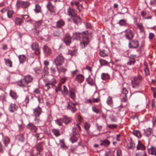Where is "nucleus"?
<instances>
[{
  "mask_svg": "<svg viewBox=\"0 0 156 156\" xmlns=\"http://www.w3.org/2000/svg\"><path fill=\"white\" fill-rule=\"evenodd\" d=\"M106 156H113V154L110 151H108L105 153Z\"/></svg>",
  "mask_w": 156,
  "mask_h": 156,
  "instance_id": "e2e57ef3",
  "label": "nucleus"
},
{
  "mask_svg": "<svg viewBox=\"0 0 156 156\" xmlns=\"http://www.w3.org/2000/svg\"><path fill=\"white\" fill-rule=\"evenodd\" d=\"M27 127L32 131L37 133V135L36 137L37 138H40V139H41L43 137V134L41 133H39L38 129L34 125L31 123H29L27 125Z\"/></svg>",
  "mask_w": 156,
  "mask_h": 156,
  "instance_id": "f03ea898",
  "label": "nucleus"
},
{
  "mask_svg": "<svg viewBox=\"0 0 156 156\" xmlns=\"http://www.w3.org/2000/svg\"><path fill=\"white\" fill-rule=\"evenodd\" d=\"M144 135L147 136H149L151 133V129L150 128L144 129Z\"/></svg>",
  "mask_w": 156,
  "mask_h": 156,
  "instance_id": "4be33fe9",
  "label": "nucleus"
},
{
  "mask_svg": "<svg viewBox=\"0 0 156 156\" xmlns=\"http://www.w3.org/2000/svg\"><path fill=\"white\" fill-rule=\"evenodd\" d=\"M53 133L56 136H57L60 135V133L58 130L56 129H53L52 130Z\"/></svg>",
  "mask_w": 156,
  "mask_h": 156,
  "instance_id": "a19ab883",
  "label": "nucleus"
},
{
  "mask_svg": "<svg viewBox=\"0 0 156 156\" xmlns=\"http://www.w3.org/2000/svg\"><path fill=\"white\" fill-rule=\"evenodd\" d=\"M141 14L142 16H143V17L145 19H149L151 18V16H149L147 17H145V16L146 15V13L144 11H142L141 12Z\"/></svg>",
  "mask_w": 156,
  "mask_h": 156,
  "instance_id": "6e6d98bb",
  "label": "nucleus"
},
{
  "mask_svg": "<svg viewBox=\"0 0 156 156\" xmlns=\"http://www.w3.org/2000/svg\"><path fill=\"white\" fill-rule=\"evenodd\" d=\"M108 49L107 48H105V49L101 50L99 52L100 55L102 57L107 56L108 54Z\"/></svg>",
  "mask_w": 156,
  "mask_h": 156,
  "instance_id": "2eb2a0df",
  "label": "nucleus"
},
{
  "mask_svg": "<svg viewBox=\"0 0 156 156\" xmlns=\"http://www.w3.org/2000/svg\"><path fill=\"white\" fill-rule=\"evenodd\" d=\"M65 23L63 21L60 20L56 22V26L57 27H60L64 25Z\"/></svg>",
  "mask_w": 156,
  "mask_h": 156,
  "instance_id": "c756f323",
  "label": "nucleus"
},
{
  "mask_svg": "<svg viewBox=\"0 0 156 156\" xmlns=\"http://www.w3.org/2000/svg\"><path fill=\"white\" fill-rule=\"evenodd\" d=\"M3 142L5 145L7 146L10 142V139L7 136H5L3 138Z\"/></svg>",
  "mask_w": 156,
  "mask_h": 156,
  "instance_id": "7c9ffc66",
  "label": "nucleus"
},
{
  "mask_svg": "<svg viewBox=\"0 0 156 156\" xmlns=\"http://www.w3.org/2000/svg\"><path fill=\"white\" fill-rule=\"evenodd\" d=\"M63 41L67 45H69L71 42V38L69 35H67L63 39Z\"/></svg>",
  "mask_w": 156,
  "mask_h": 156,
  "instance_id": "ddd939ff",
  "label": "nucleus"
},
{
  "mask_svg": "<svg viewBox=\"0 0 156 156\" xmlns=\"http://www.w3.org/2000/svg\"><path fill=\"white\" fill-rule=\"evenodd\" d=\"M62 92L64 95L67 94L68 93L67 88L65 86H63V90L62 91Z\"/></svg>",
  "mask_w": 156,
  "mask_h": 156,
  "instance_id": "58836bf2",
  "label": "nucleus"
},
{
  "mask_svg": "<svg viewBox=\"0 0 156 156\" xmlns=\"http://www.w3.org/2000/svg\"><path fill=\"white\" fill-rule=\"evenodd\" d=\"M23 19L20 18L18 17L16 18L15 23L16 25H20L23 22Z\"/></svg>",
  "mask_w": 156,
  "mask_h": 156,
  "instance_id": "cd10ccee",
  "label": "nucleus"
},
{
  "mask_svg": "<svg viewBox=\"0 0 156 156\" xmlns=\"http://www.w3.org/2000/svg\"><path fill=\"white\" fill-rule=\"evenodd\" d=\"M141 79L140 76H135L131 80V83L133 88H136L138 87L140 83V81Z\"/></svg>",
  "mask_w": 156,
  "mask_h": 156,
  "instance_id": "7ed1b4c3",
  "label": "nucleus"
},
{
  "mask_svg": "<svg viewBox=\"0 0 156 156\" xmlns=\"http://www.w3.org/2000/svg\"><path fill=\"white\" fill-rule=\"evenodd\" d=\"M145 74L146 75H148L149 74V71L147 67L146 66H145V68L144 69Z\"/></svg>",
  "mask_w": 156,
  "mask_h": 156,
  "instance_id": "4d7b16f0",
  "label": "nucleus"
},
{
  "mask_svg": "<svg viewBox=\"0 0 156 156\" xmlns=\"http://www.w3.org/2000/svg\"><path fill=\"white\" fill-rule=\"evenodd\" d=\"M76 104L77 103L76 102L70 101L68 103L67 108L68 109L71 110L72 112H75L76 110L75 107V106Z\"/></svg>",
  "mask_w": 156,
  "mask_h": 156,
  "instance_id": "423d86ee",
  "label": "nucleus"
},
{
  "mask_svg": "<svg viewBox=\"0 0 156 156\" xmlns=\"http://www.w3.org/2000/svg\"><path fill=\"white\" fill-rule=\"evenodd\" d=\"M148 152L149 154L156 156V149L155 148L151 147L150 148H148Z\"/></svg>",
  "mask_w": 156,
  "mask_h": 156,
  "instance_id": "6ab92c4d",
  "label": "nucleus"
},
{
  "mask_svg": "<svg viewBox=\"0 0 156 156\" xmlns=\"http://www.w3.org/2000/svg\"><path fill=\"white\" fill-rule=\"evenodd\" d=\"M77 139V138L76 136H75L74 135H73L70 139V140L72 143H73L76 142Z\"/></svg>",
  "mask_w": 156,
  "mask_h": 156,
  "instance_id": "c03bdc74",
  "label": "nucleus"
},
{
  "mask_svg": "<svg viewBox=\"0 0 156 156\" xmlns=\"http://www.w3.org/2000/svg\"><path fill=\"white\" fill-rule=\"evenodd\" d=\"M81 34L79 33H76L73 34V40L76 39H78L81 35Z\"/></svg>",
  "mask_w": 156,
  "mask_h": 156,
  "instance_id": "4c0bfd02",
  "label": "nucleus"
},
{
  "mask_svg": "<svg viewBox=\"0 0 156 156\" xmlns=\"http://www.w3.org/2000/svg\"><path fill=\"white\" fill-rule=\"evenodd\" d=\"M44 81L45 83V86L47 87V90L49 89L50 88L49 86V85H52V87H53L54 85V83H56V80L54 78L52 79L50 81L48 82H46L45 80Z\"/></svg>",
  "mask_w": 156,
  "mask_h": 156,
  "instance_id": "1a4fd4ad",
  "label": "nucleus"
},
{
  "mask_svg": "<svg viewBox=\"0 0 156 156\" xmlns=\"http://www.w3.org/2000/svg\"><path fill=\"white\" fill-rule=\"evenodd\" d=\"M41 112V109L38 107L37 108L34 110V114L36 117L39 116Z\"/></svg>",
  "mask_w": 156,
  "mask_h": 156,
  "instance_id": "dca6fc26",
  "label": "nucleus"
},
{
  "mask_svg": "<svg viewBox=\"0 0 156 156\" xmlns=\"http://www.w3.org/2000/svg\"><path fill=\"white\" fill-rule=\"evenodd\" d=\"M87 81L88 84H89L91 85H93L95 84V82L94 79H92L89 77L87 79Z\"/></svg>",
  "mask_w": 156,
  "mask_h": 156,
  "instance_id": "bb28decb",
  "label": "nucleus"
},
{
  "mask_svg": "<svg viewBox=\"0 0 156 156\" xmlns=\"http://www.w3.org/2000/svg\"><path fill=\"white\" fill-rule=\"evenodd\" d=\"M100 61L101 65H106L107 64V62L106 61L103 59L100 60Z\"/></svg>",
  "mask_w": 156,
  "mask_h": 156,
  "instance_id": "680f3d73",
  "label": "nucleus"
},
{
  "mask_svg": "<svg viewBox=\"0 0 156 156\" xmlns=\"http://www.w3.org/2000/svg\"><path fill=\"white\" fill-rule=\"evenodd\" d=\"M18 107L15 104H12L9 107V110L11 112H14L17 110Z\"/></svg>",
  "mask_w": 156,
  "mask_h": 156,
  "instance_id": "f3484780",
  "label": "nucleus"
},
{
  "mask_svg": "<svg viewBox=\"0 0 156 156\" xmlns=\"http://www.w3.org/2000/svg\"><path fill=\"white\" fill-rule=\"evenodd\" d=\"M67 12L69 15L72 17L74 23L77 24L80 21V18L77 15L73 9L69 8L67 9Z\"/></svg>",
  "mask_w": 156,
  "mask_h": 156,
  "instance_id": "f257e3e1",
  "label": "nucleus"
},
{
  "mask_svg": "<svg viewBox=\"0 0 156 156\" xmlns=\"http://www.w3.org/2000/svg\"><path fill=\"white\" fill-rule=\"evenodd\" d=\"M133 133L134 135L138 138H140L141 137V134L139 130L134 131Z\"/></svg>",
  "mask_w": 156,
  "mask_h": 156,
  "instance_id": "c9c22d12",
  "label": "nucleus"
},
{
  "mask_svg": "<svg viewBox=\"0 0 156 156\" xmlns=\"http://www.w3.org/2000/svg\"><path fill=\"white\" fill-rule=\"evenodd\" d=\"M137 26L141 32L144 31V29L141 23H137Z\"/></svg>",
  "mask_w": 156,
  "mask_h": 156,
  "instance_id": "37998d69",
  "label": "nucleus"
},
{
  "mask_svg": "<svg viewBox=\"0 0 156 156\" xmlns=\"http://www.w3.org/2000/svg\"><path fill=\"white\" fill-rule=\"evenodd\" d=\"M76 91L73 89L69 91V95L71 98L73 99H75L76 98Z\"/></svg>",
  "mask_w": 156,
  "mask_h": 156,
  "instance_id": "a211bd4d",
  "label": "nucleus"
},
{
  "mask_svg": "<svg viewBox=\"0 0 156 156\" xmlns=\"http://www.w3.org/2000/svg\"><path fill=\"white\" fill-rule=\"evenodd\" d=\"M92 110L94 112H96L97 113H98L99 112L100 110L98 109L95 107H93Z\"/></svg>",
  "mask_w": 156,
  "mask_h": 156,
  "instance_id": "bf43d9fd",
  "label": "nucleus"
},
{
  "mask_svg": "<svg viewBox=\"0 0 156 156\" xmlns=\"http://www.w3.org/2000/svg\"><path fill=\"white\" fill-rule=\"evenodd\" d=\"M119 24L121 26H125L126 24V22L125 20H122L119 21Z\"/></svg>",
  "mask_w": 156,
  "mask_h": 156,
  "instance_id": "de8ad7c7",
  "label": "nucleus"
},
{
  "mask_svg": "<svg viewBox=\"0 0 156 156\" xmlns=\"http://www.w3.org/2000/svg\"><path fill=\"white\" fill-rule=\"evenodd\" d=\"M29 5L30 3L29 2L26 1H19L16 3V5L18 7H22L24 8L27 7Z\"/></svg>",
  "mask_w": 156,
  "mask_h": 156,
  "instance_id": "0eeeda50",
  "label": "nucleus"
},
{
  "mask_svg": "<svg viewBox=\"0 0 156 156\" xmlns=\"http://www.w3.org/2000/svg\"><path fill=\"white\" fill-rule=\"evenodd\" d=\"M41 8L40 6L38 5H36L35 6V11L36 12H39L41 11Z\"/></svg>",
  "mask_w": 156,
  "mask_h": 156,
  "instance_id": "3c124183",
  "label": "nucleus"
},
{
  "mask_svg": "<svg viewBox=\"0 0 156 156\" xmlns=\"http://www.w3.org/2000/svg\"><path fill=\"white\" fill-rule=\"evenodd\" d=\"M14 12L12 10H9L7 12V16L9 18H11Z\"/></svg>",
  "mask_w": 156,
  "mask_h": 156,
  "instance_id": "49530a36",
  "label": "nucleus"
},
{
  "mask_svg": "<svg viewBox=\"0 0 156 156\" xmlns=\"http://www.w3.org/2000/svg\"><path fill=\"white\" fill-rule=\"evenodd\" d=\"M84 77L82 74H78L75 77V80L78 83H81L83 82Z\"/></svg>",
  "mask_w": 156,
  "mask_h": 156,
  "instance_id": "4468645a",
  "label": "nucleus"
},
{
  "mask_svg": "<svg viewBox=\"0 0 156 156\" xmlns=\"http://www.w3.org/2000/svg\"><path fill=\"white\" fill-rule=\"evenodd\" d=\"M31 47L33 50L36 51L35 53L37 54L40 53L38 48V45L37 43L33 44L31 45Z\"/></svg>",
  "mask_w": 156,
  "mask_h": 156,
  "instance_id": "f8f14e48",
  "label": "nucleus"
},
{
  "mask_svg": "<svg viewBox=\"0 0 156 156\" xmlns=\"http://www.w3.org/2000/svg\"><path fill=\"white\" fill-rule=\"evenodd\" d=\"M60 142L61 146L62 147H66L63 141L60 140Z\"/></svg>",
  "mask_w": 156,
  "mask_h": 156,
  "instance_id": "774afa93",
  "label": "nucleus"
},
{
  "mask_svg": "<svg viewBox=\"0 0 156 156\" xmlns=\"http://www.w3.org/2000/svg\"><path fill=\"white\" fill-rule=\"evenodd\" d=\"M107 102L108 105L111 106H112L113 103L112 98L110 97H108L107 99Z\"/></svg>",
  "mask_w": 156,
  "mask_h": 156,
  "instance_id": "e433bc0d",
  "label": "nucleus"
},
{
  "mask_svg": "<svg viewBox=\"0 0 156 156\" xmlns=\"http://www.w3.org/2000/svg\"><path fill=\"white\" fill-rule=\"evenodd\" d=\"M128 91L126 88H123L122 91L121 95L123 97L122 101H125L126 100V94L128 93Z\"/></svg>",
  "mask_w": 156,
  "mask_h": 156,
  "instance_id": "9b49d317",
  "label": "nucleus"
},
{
  "mask_svg": "<svg viewBox=\"0 0 156 156\" xmlns=\"http://www.w3.org/2000/svg\"><path fill=\"white\" fill-rule=\"evenodd\" d=\"M59 73H65L66 71V68L63 67H61L60 68H59L58 67H56Z\"/></svg>",
  "mask_w": 156,
  "mask_h": 156,
  "instance_id": "473e14b6",
  "label": "nucleus"
},
{
  "mask_svg": "<svg viewBox=\"0 0 156 156\" xmlns=\"http://www.w3.org/2000/svg\"><path fill=\"white\" fill-rule=\"evenodd\" d=\"M122 154L121 151L120 149H118L117 151V156H121Z\"/></svg>",
  "mask_w": 156,
  "mask_h": 156,
  "instance_id": "0e129e2a",
  "label": "nucleus"
},
{
  "mask_svg": "<svg viewBox=\"0 0 156 156\" xmlns=\"http://www.w3.org/2000/svg\"><path fill=\"white\" fill-rule=\"evenodd\" d=\"M136 156H146V154L145 152H140L136 154Z\"/></svg>",
  "mask_w": 156,
  "mask_h": 156,
  "instance_id": "79ce46f5",
  "label": "nucleus"
},
{
  "mask_svg": "<svg viewBox=\"0 0 156 156\" xmlns=\"http://www.w3.org/2000/svg\"><path fill=\"white\" fill-rule=\"evenodd\" d=\"M19 58L20 63H23L26 60V58L24 55H20L19 56Z\"/></svg>",
  "mask_w": 156,
  "mask_h": 156,
  "instance_id": "393cba45",
  "label": "nucleus"
},
{
  "mask_svg": "<svg viewBox=\"0 0 156 156\" xmlns=\"http://www.w3.org/2000/svg\"><path fill=\"white\" fill-rule=\"evenodd\" d=\"M9 94L11 97L13 99H16L18 97V96L16 93L12 90L10 91Z\"/></svg>",
  "mask_w": 156,
  "mask_h": 156,
  "instance_id": "a878e982",
  "label": "nucleus"
},
{
  "mask_svg": "<svg viewBox=\"0 0 156 156\" xmlns=\"http://www.w3.org/2000/svg\"><path fill=\"white\" fill-rule=\"evenodd\" d=\"M101 78L103 80H106L109 79V75L107 73H103L101 75Z\"/></svg>",
  "mask_w": 156,
  "mask_h": 156,
  "instance_id": "c85d7f7f",
  "label": "nucleus"
},
{
  "mask_svg": "<svg viewBox=\"0 0 156 156\" xmlns=\"http://www.w3.org/2000/svg\"><path fill=\"white\" fill-rule=\"evenodd\" d=\"M135 147V144L133 142H131L129 147V149H133Z\"/></svg>",
  "mask_w": 156,
  "mask_h": 156,
  "instance_id": "864d4df0",
  "label": "nucleus"
},
{
  "mask_svg": "<svg viewBox=\"0 0 156 156\" xmlns=\"http://www.w3.org/2000/svg\"><path fill=\"white\" fill-rule=\"evenodd\" d=\"M33 79V78L29 75L25 76L24 78L25 82L27 84H28L31 82L32 81Z\"/></svg>",
  "mask_w": 156,
  "mask_h": 156,
  "instance_id": "aec40b11",
  "label": "nucleus"
},
{
  "mask_svg": "<svg viewBox=\"0 0 156 156\" xmlns=\"http://www.w3.org/2000/svg\"><path fill=\"white\" fill-rule=\"evenodd\" d=\"M138 145L136 146V148L137 150H144L145 148V147L140 143V141L138 140Z\"/></svg>",
  "mask_w": 156,
  "mask_h": 156,
  "instance_id": "b1692460",
  "label": "nucleus"
},
{
  "mask_svg": "<svg viewBox=\"0 0 156 156\" xmlns=\"http://www.w3.org/2000/svg\"><path fill=\"white\" fill-rule=\"evenodd\" d=\"M6 64L9 67L12 66V62L9 59H4Z\"/></svg>",
  "mask_w": 156,
  "mask_h": 156,
  "instance_id": "72a5a7b5",
  "label": "nucleus"
},
{
  "mask_svg": "<svg viewBox=\"0 0 156 156\" xmlns=\"http://www.w3.org/2000/svg\"><path fill=\"white\" fill-rule=\"evenodd\" d=\"M55 122L59 126H61L62 125V120L61 119L56 120Z\"/></svg>",
  "mask_w": 156,
  "mask_h": 156,
  "instance_id": "13d9d810",
  "label": "nucleus"
},
{
  "mask_svg": "<svg viewBox=\"0 0 156 156\" xmlns=\"http://www.w3.org/2000/svg\"><path fill=\"white\" fill-rule=\"evenodd\" d=\"M110 144V142L107 140H105L103 141L101 143V146H104L106 147L108 146Z\"/></svg>",
  "mask_w": 156,
  "mask_h": 156,
  "instance_id": "f704fd0d",
  "label": "nucleus"
},
{
  "mask_svg": "<svg viewBox=\"0 0 156 156\" xmlns=\"http://www.w3.org/2000/svg\"><path fill=\"white\" fill-rule=\"evenodd\" d=\"M42 146L41 144H38L37 145V150H41L42 149Z\"/></svg>",
  "mask_w": 156,
  "mask_h": 156,
  "instance_id": "052dcab7",
  "label": "nucleus"
},
{
  "mask_svg": "<svg viewBox=\"0 0 156 156\" xmlns=\"http://www.w3.org/2000/svg\"><path fill=\"white\" fill-rule=\"evenodd\" d=\"M35 123L37 125H39L40 126H41V121L39 120L38 119H37L36 118L35 119Z\"/></svg>",
  "mask_w": 156,
  "mask_h": 156,
  "instance_id": "603ef678",
  "label": "nucleus"
},
{
  "mask_svg": "<svg viewBox=\"0 0 156 156\" xmlns=\"http://www.w3.org/2000/svg\"><path fill=\"white\" fill-rule=\"evenodd\" d=\"M89 40L86 36H83L80 39V47L81 48H84L89 44Z\"/></svg>",
  "mask_w": 156,
  "mask_h": 156,
  "instance_id": "20e7f679",
  "label": "nucleus"
},
{
  "mask_svg": "<svg viewBox=\"0 0 156 156\" xmlns=\"http://www.w3.org/2000/svg\"><path fill=\"white\" fill-rule=\"evenodd\" d=\"M90 127V125L87 122H85L84 124V127L86 130H88Z\"/></svg>",
  "mask_w": 156,
  "mask_h": 156,
  "instance_id": "09e8293b",
  "label": "nucleus"
},
{
  "mask_svg": "<svg viewBox=\"0 0 156 156\" xmlns=\"http://www.w3.org/2000/svg\"><path fill=\"white\" fill-rule=\"evenodd\" d=\"M135 61L134 60H131L127 63V64L129 65H131L134 64Z\"/></svg>",
  "mask_w": 156,
  "mask_h": 156,
  "instance_id": "69168bd1",
  "label": "nucleus"
},
{
  "mask_svg": "<svg viewBox=\"0 0 156 156\" xmlns=\"http://www.w3.org/2000/svg\"><path fill=\"white\" fill-rule=\"evenodd\" d=\"M92 100L93 102H97L99 101V99L98 98H93Z\"/></svg>",
  "mask_w": 156,
  "mask_h": 156,
  "instance_id": "338daca9",
  "label": "nucleus"
},
{
  "mask_svg": "<svg viewBox=\"0 0 156 156\" xmlns=\"http://www.w3.org/2000/svg\"><path fill=\"white\" fill-rule=\"evenodd\" d=\"M17 84L20 87H24L25 86V84L21 80H20L18 81Z\"/></svg>",
  "mask_w": 156,
  "mask_h": 156,
  "instance_id": "8fccbe9b",
  "label": "nucleus"
},
{
  "mask_svg": "<svg viewBox=\"0 0 156 156\" xmlns=\"http://www.w3.org/2000/svg\"><path fill=\"white\" fill-rule=\"evenodd\" d=\"M63 121L66 124H67L71 122L72 119L70 118L64 116L63 119Z\"/></svg>",
  "mask_w": 156,
  "mask_h": 156,
  "instance_id": "5701e85b",
  "label": "nucleus"
},
{
  "mask_svg": "<svg viewBox=\"0 0 156 156\" xmlns=\"http://www.w3.org/2000/svg\"><path fill=\"white\" fill-rule=\"evenodd\" d=\"M129 45L130 48H135L138 46V43L137 41L134 40L129 43Z\"/></svg>",
  "mask_w": 156,
  "mask_h": 156,
  "instance_id": "9d476101",
  "label": "nucleus"
},
{
  "mask_svg": "<svg viewBox=\"0 0 156 156\" xmlns=\"http://www.w3.org/2000/svg\"><path fill=\"white\" fill-rule=\"evenodd\" d=\"M44 72L46 74H48V69L47 66H44Z\"/></svg>",
  "mask_w": 156,
  "mask_h": 156,
  "instance_id": "5fc2aeb1",
  "label": "nucleus"
},
{
  "mask_svg": "<svg viewBox=\"0 0 156 156\" xmlns=\"http://www.w3.org/2000/svg\"><path fill=\"white\" fill-rule=\"evenodd\" d=\"M41 39L45 41H48L50 39V37L48 35H44L41 37Z\"/></svg>",
  "mask_w": 156,
  "mask_h": 156,
  "instance_id": "ea45409f",
  "label": "nucleus"
},
{
  "mask_svg": "<svg viewBox=\"0 0 156 156\" xmlns=\"http://www.w3.org/2000/svg\"><path fill=\"white\" fill-rule=\"evenodd\" d=\"M42 21L41 20L38 21L36 22L35 24V26L36 28H38L40 26L41 24Z\"/></svg>",
  "mask_w": 156,
  "mask_h": 156,
  "instance_id": "a18cd8bd",
  "label": "nucleus"
},
{
  "mask_svg": "<svg viewBox=\"0 0 156 156\" xmlns=\"http://www.w3.org/2000/svg\"><path fill=\"white\" fill-rule=\"evenodd\" d=\"M44 53L46 54H49L51 53V50L46 45H44L43 48Z\"/></svg>",
  "mask_w": 156,
  "mask_h": 156,
  "instance_id": "412c9836",
  "label": "nucleus"
},
{
  "mask_svg": "<svg viewBox=\"0 0 156 156\" xmlns=\"http://www.w3.org/2000/svg\"><path fill=\"white\" fill-rule=\"evenodd\" d=\"M125 32V36L128 39L130 40L132 38L133 35L131 30L130 29H127L126 30Z\"/></svg>",
  "mask_w": 156,
  "mask_h": 156,
  "instance_id": "6e6552de",
  "label": "nucleus"
},
{
  "mask_svg": "<svg viewBox=\"0 0 156 156\" xmlns=\"http://www.w3.org/2000/svg\"><path fill=\"white\" fill-rule=\"evenodd\" d=\"M55 62L56 67H58L62 64L64 62V58L62 55H59L55 59Z\"/></svg>",
  "mask_w": 156,
  "mask_h": 156,
  "instance_id": "39448f33",
  "label": "nucleus"
},
{
  "mask_svg": "<svg viewBox=\"0 0 156 156\" xmlns=\"http://www.w3.org/2000/svg\"><path fill=\"white\" fill-rule=\"evenodd\" d=\"M47 8L48 10L51 12H53L54 11V6L50 2L48 3L47 5Z\"/></svg>",
  "mask_w": 156,
  "mask_h": 156,
  "instance_id": "2f4dec72",
  "label": "nucleus"
}]
</instances>
